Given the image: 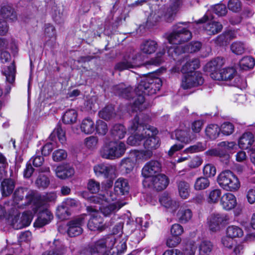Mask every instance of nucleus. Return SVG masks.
I'll list each match as a JSON object with an SVG mask.
<instances>
[{
  "label": "nucleus",
  "instance_id": "nucleus-52",
  "mask_svg": "<svg viewBox=\"0 0 255 255\" xmlns=\"http://www.w3.org/2000/svg\"><path fill=\"white\" fill-rule=\"evenodd\" d=\"M138 65L134 62H131L128 61H123L117 63L115 66V69L119 71H123L129 68H132Z\"/></svg>",
  "mask_w": 255,
  "mask_h": 255
},
{
  "label": "nucleus",
  "instance_id": "nucleus-30",
  "mask_svg": "<svg viewBox=\"0 0 255 255\" xmlns=\"http://www.w3.org/2000/svg\"><path fill=\"white\" fill-rule=\"evenodd\" d=\"M129 187L128 181L124 178H119L115 183V191L118 194L124 195L128 192Z\"/></svg>",
  "mask_w": 255,
  "mask_h": 255
},
{
  "label": "nucleus",
  "instance_id": "nucleus-4",
  "mask_svg": "<svg viewBox=\"0 0 255 255\" xmlns=\"http://www.w3.org/2000/svg\"><path fill=\"white\" fill-rule=\"evenodd\" d=\"M142 115H136L131 121L128 129L131 132H135L134 135L129 136L127 139V143L132 146H138L143 141L144 131L145 123L140 120Z\"/></svg>",
  "mask_w": 255,
  "mask_h": 255
},
{
  "label": "nucleus",
  "instance_id": "nucleus-45",
  "mask_svg": "<svg viewBox=\"0 0 255 255\" xmlns=\"http://www.w3.org/2000/svg\"><path fill=\"white\" fill-rule=\"evenodd\" d=\"M160 203L167 208H176L178 206L177 203L173 200L171 197L167 194H164L159 199Z\"/></svg>",
  "mask_w": 255,
  "mask_h": 255
},
{
  "label": "nucleus",
  "instance_id": "nucleus-56",
  "mask_svg": "<svg viewBox=\"0 0 255 255\" xmlns=\"http://www.w3.org/2000/svg\"><path fill=\"white\" fill-rule=\"evenodd\" d=\"M121 165L122 168L125 169L127 173H129L133 169L134 163L130 158H126L122 159Z\"/></svg>",
  "mask_w": 255,
  "mask_h": 255
},
{
  "label": "nucleus",
  "instance_id": "nucleus-34",
  "mask_svg": "<svg viewBox=\"0 0 255 255\" xmlns=\"http://www.w3.org/2000/svg\"><path fill=\"white\" fill-rule=\"evenodd\" d=\"M111 145L113 149V152L115 158H119L124 155L126 150V144L122 141H111Z\"/></svg>",
  "mask_w": 255,
  "mask_h": 255
},
{
  "label": "nucleus",
  "instance_id": "nucleus-55",
  "mask_svg": "<svg viewBox=\"0 0 255 255\" xmlns=\"http://www.w3.org/2000/svg\"><path fill=\"white\" fill-rule=\"evenodd\" d=\"M70 215L68 208L65 205H61L57 208L56 215L61 220L66 219Z\"/></svg>",
  "mask_w": 255,
  "mask_h": 255
},
{
  "label": "nucleus",
  "instance_id": "nucleus-8",
  "mask_svg": "<svg viewBox=\"0 0 255 255\" xmlns=\"http://www.w3.org/2000/svg\"><path fill=\"white\" fill-rule=\"evenodd\" d=\"M211 77L215 80L227 81H231L235 78L234 81L231 83V85L240 88L246 87V84L244 85L241 84L242 79L240 77L236 76V71L233 68L229 67L223 69L219 72L213 73L211 74Z\"/></svg>",
  "mask_w": 255,
  "mask_h": 255
},
{
  "label": "nucleus",
  "instance_id": "nucleus-19",
  "mask_svg": "<svg viewBox=\"0 0 255 255\" xmlns=\"http://www.w3.org/2000/svg\"><path fill=\"white\" fill-rule=\"evenodd\" d=\"M221 204L226 210H231L237 205V199L234 195L230 193L225 194L221 198Z\"/></svg>",
  "mask_w": 255,
  "mask_h": 255
},
{
  "label": "nucleus",
  "instance_id": "nucleus-47",
  "mask_svg": "<svg viewBox=\"0 0 255 255\" xmlns=\"http://www.w3.org/2000/svg\"><path fill=\"white\" fill-rule=\"evenodd\" d=\"M232 52L236 55H242L246 51V46L243 42L236 41L233 42L230 46Z\"/></svg>",
  "mask_w": 255,
  "mask_h": 255
},
{
  "label": "nucleus",
  "instance_id": "nucleus-57",
  "mask_svg": "<svg viewBox=\"0 0 255 255\" xmlns=\"http://www.w3.org/2000/svg\"><path fill=\"white\" fill-rule=\"evenodd\" d=\"M67 156L66 151L64 149H59L55 150L52 154L54 161L59 162L65 159Z\"/></svg>",
  "mask_w": 255,
  "mask_h": 255
},
{
  "label": "nucleus",
  "instance_id": "nucleus-11",
  "mask_svg": "<svg viewBox=\"0 0 255 255\" xmlns=\"http://www.w3.org/2000/svg\"><path fill=\"white\" fill-rule=\"evenodd\" d=\"M143 131H144L143 146L144 148L151 151L157 148L159 146V140L154 136L156 133L155 128L145 124V128H143Z\"/></svg>",
  "mask_w": 255,
  "mask_h": 255
},
{
  "label": "nucleus",
  "instance_id": "nucleus-64",
  "mask_svg": "<svg viewBox=\"0 0 255 255\" xmlns=\"http://www.w3.org/2000/svg\"><path fill=\"white\" fill-rule=\"evenodd\" d=\"M87 188L92 193H96L100 190V184L99 182L95 180L91 179L88 183Z\"/></svg>",
  "mask_w": 255,
  "mask_h": 255
},
{
  "label": "nucleus",
  "instance_id": "nucleus-39",
  "mask_svg": "<svg viewBox=\"0 0 255 255\" xmlns=\"http://www.w3.org/2000/svg\"><path fill=\"white\" fill-rule=\"evenodd\" d=\"M177 217L181 223H186L191 219L192 212L190 209L181 207L178 212Z\"/></svg>",
  "mask_w": 255,
  "mask_h": 255
},
{
  "label": "nucleus",
  "instance_id": "nucleus-23",
  "mask_svg": "<svg viewBox=\"0 0 255 255\" xmlns=\"http://www.w3.org/2000/svg\"><path fill=\"white\" fill-rule=\"evenodd\" d=\"M114 199V198L112 197V192L107 191L103 194H98L91 197L89 201L91 203L103 205L105 203L113 201Z\"/></svg>",
  "mask_w": 255,
  "mask_h": 255
},
{
  "label": "nucleus",
  "instance_id": "nucleus-13",
  "mask_svg": "<svg viewBox=\"0 0 255 255\" xmlns=\"http://www.w3.org/2000/svg\"><path fill=\"white\" fill-rule=\"evenodd\" d=\"M204 83L202 75L199 72L186 74L182 79L181 86L184 89L201 85Z\"/></svg>",
  "mask_w": 255,
  "mask_h": 255
},
{
  "label": "nucleus",
  "instance_id": "nucleus-9",
  "mask_svg": "<svg viewBox=\"0 0 255 255\" xmlns=\"http://www.w3.org/2000/svg\"><path fill=\"white\" fill-rule=\"evenodd\" d=\"M192 37L191 32L185 28L174 26V31L167 37L169 43L179 45L189 40Z\"/></svg>",
  "mask_w": 255,
  "mask_h": 255
},
{
  "label": "nucleus",
  "instance_id": "nucleus-40",
  "mask_svg": "<svg viewBox=\"0 0 255 255\" xmlns=\"http://www.w3.org/2000/svg\"><path fill=\"white\" fill-rule=\"evenodd\" d=\"M81 129L86 134L93 133L95 129L94 122L90 119H84L81 125Z\"/></svg>",
  "mask_w": 255,
  "mask_h": 255
},
{
  "label": "nucleus",
  "instance_id": "nucleus-26",
  "mask_svg": "<svg viewBox=\"0 0 255 255\" xmlns=\"http://www.w3.org/2000/svg\"><path fill=\"white\" fill-rule=\"evenodd\" d=\"M53 245L54 247H51L50 250L44 252L42 255H63L65 254V247L58 240H55Z\"/></svg>",
  "mask_w": 255,
  "mask_h": 255
},
{
  "label": "nucleus",
  "instance_id": "nucleus-36",
  "mask_svg": "<svg viewBox=\"0 0 255 255\" xmlns=\"http://www.w3.org/2000/svg\"><path fill=\"white\" fill-rule=\"evenodd\" d=\"M220 131V128L215 124H210L205 129L206 135L211 140L216 139L219 136Z\"/></svg>",
  "mask_w": 255,
  "mask_h": 255
},
{
  "label": "nucleus",
  "instance_id": "nucleus-12",
  "mask_svg": "<svg viewBox=\"0 0 255 255\" xmlns=\"http://www.w3.org/2000/svg\"><path fill=\"white\" fill-rule=\"evenodd\" d=\"M161 169V163L156 160H150L147 162L142 169V175L145 177L143 181L144 186L153 175L160 172Z\"/></svg>",
  "mask_w": 255,
  "mask_h": 255
},
{
  "label": "nucleus",
  "instance_id": "nucleus-17",
  "mask_svg": "<svg viewBox=\"0 0 255 255\" xmlns=\"http://www.w3.org/2000/svg\"><path fill=\"white\" fill-rule=\"evenodd\" d=\"M103 222V219L96 212L91 215L88 223V227L91 231H102L105 229V225Z\"/></svg>",
  "mask_w": 255,
  "mask_h": 255
},
{
  "label": "nucleus",
  "instance_id": "nucleus-6",
  "mask_svg": "<svg viewBox=\"0 0 255 255\" xmlns=\"http://www.w3.org/2000/svg\"><path fill=\"white\" fill-rule=\"evenodd\" d=\"M217 182L223 189L231 192L238 191L241 186L237 176L229 170L222 172L218 175Z\"/></svg>",
  "mask_w": 255,
  "mask_h": 255
},
{
  "label": "nucleus",
  "instance_id": "nucleus-51",
  "mask_svg": "<svg viewBox=\"0 0 255 255\" xmlns=\"http://www.w3.org/2000/svg\"><path fill=\"white\" fill-rule=\"evenodd\" d=\"M213 246L209 241H203L199 248L200 255H209L212 250Z\"/></svg>",
  "mask_w": 255,
  "mask_h": 255
},
{
  "label": "nucleus",
  "instance_id": "nucleus-58",
  "mask_svg": "<svg viewBox=\"0 0 255 255\" xmlns=\"http://www.w3.org/2000/svg\"><path fill=\"white\" fill-rule=\"evenodd\" d=\"M95 128L97 133L102 135L106 134L108 130L107 124L102 120H99L97 122Z\"/></svg>",
  "mask_w": 255,
  "mask_h": 255
},
{
  "label": "nucleus",
  "instance_id": "nucleus-31",
  "mask_svg": "<svg viewBox=\"0 0 255 255\" xmlns=\"http://www.w3.org/2000/svg\"><path fill=\"white\" fill-rule=\"evenodd\" d=\"M14 188V181L10 179H5L1 183V191L2 196L10 195Z\"/></svg>",
  "mask_w": 255,
  "mask_h": 255
},
{
  "label": "nucleus",
  "instance_id": "nucleus-24",
  "mask_svg": "<svg viewBox=\"0 0 255 255\" xmlns=\"http://www.w3.org/2000/svg\"><path fill=\"white\" fill-rule=\"evenodd\" d=\"M224 64V59L221 57H217L207 64L206 68L211 73V75L213 73L220 72V69Z\"/></svg>",
  "mask_w": 255,
  "mask_h": 255
},
{
  "label": "nucleus",
  "instance_id": "nucleus-14",
  "mask_svg": "<svg viewBox=\"0 0 255 255\" xmlns=\"http://www.w3.org/2000/svg\"><path fill=\"white\" fill-rule=\"evenodd\" d=\"M229 217L224 214H214L209 219V227L210 231L216 232L219 231L221 226L228 223Z\"/></svg>",
  "mask_w": 255,
  "mask_h": 255
},
{
  "label": "nucleus",
  "instance_id": "nucleus-3",
  "mask_svg": "<svg viewBox=\"0 0 255 255\" xmlns=\"http://www.w3.org/2000/svg\"><path fill=\"white\" fill-rule=\"evenodd\" d=\"M116 243L114 235L104 236L90 243L82 252L85 255H92L94 254L102 253L107 249H111Z\"/></svg>",
  "mask_w": 255,
  "mask_h": 255
},
{
  "label": "nucleus",
  "instance_id": "nucleus-50",
  "mask_svg": "<svg viewBox=\"0 0 255 255\" xmlns=\"http://www.w3.org/2000/svg\"><path fill=\"white\" fill-rule=\"evenodd\" d=\"M184 52V49L182 46H178L177 45H174L168 47L167 50L168 55L172 57L174 59H175V57L177 55Z\"/></svg>",
  "mask_w": 255,
  "mask_h": 255
},
{
  "label": "nucleus",
  "instance_id": "nucleus-61",
  "mask_svg": "<svg viewBox=\"0 0 255 255\" xmlns=\"http://www.w3.org/2000/svg\"><path fill=\"white\" fill-rule=\"evenodd\" d=\"M228 7L230 10L237 12L241 10L242 3L240 0H230Z\"/></svg>",
  "mask_w": 255,
  "mask_h": 255
},
{
  "label": "nucleus",
  "instance_id": "nucleus-37",
  "mask_svg": "<svg viewBox=\"0 0 255 255\" xmlns=\"http://www.w3.org/2000/svg\"><path fill=\"white\" fill-rule=\"evenodd\" d=\"M111 133L115 139H120L125 137L126 134V129L123 125L116 124L113 127Z\"/></svg>",
  "mask_w": 255,
  "mask_h": 255
},
{
  "label": "nucleus",
  "instance_id": "nucleus-29",
  "mask_svg": "<svg viewBox=\"0 0 255 255\" xmlns=\"http://www.w3.org/2000/svg\"><path fill=\"white\" fill-rule=\"evenodd\" d=\"M200 66L199 60L197 58H194L187 61L183 65L181 72L182 73H191L195 69H198Z\"/></svg>",
  "mask_w": 255,
  "mask_h": 255
},
{
  "label": "nucleus",
  "instance_id": "nucleus-28",
  "mask_svg": "<svg viewBox=\"0 0 255 255\" xmlns=\"http://www.w3.org/2000/svg\"><path fill=\"white\" fill-rule=\"evenodd\" d=\"M157 43L154 40H147L142 42L140 46L141 51L145 54H151L157 48Z\"/></svg>",
  "mask_w": 255,
  "mask_h": 255
},
{
  "label": "nucleus",
  "instance_id": "nucleus-63",
  "mask_svg": "<svg viewBox=\"0 0 255 255\" xmlns=\"http://www.w3.org/2000/svg\"><path fill=\"white\" fill-rule=\"evenodd\" d=\"M220 129L222 133L224 135H229L233 132L234 127L232 124L226 122L221 126Z\"/></svg>",
  "mask_w": 255,
  "mask_h": 255
},
{
  "label": "nucleus",
  "instance_id": "nucleus-38",
  "mask_svg": "<svg viewBox=\"0 0 255 255\" xmlns=\"http://www.w3.org/2000/svg\"><path fill=\"white\" fill-rule=\"evenodd\" d=\"M178 192L180 196L183 199L187 198L189 196V184L185 181L180 180L177 182Z\"/></svg>",
  "mask_w": 255,
  "mask_h": 255
},
{
  "label": "nucleus",
  "instance_id": "nucleus-35",
  "mask_svg": "<svg viewBox=\"0 0 255 255\" xmlns=\"http://www.w3.org/2000/svg\"><path fill=\"white\" fill-rule=\"evenodd\" d=\"M204 28L208 34L215 35L222 30L223 26L220 22L213 21L206 24Z\"/></svg>",
  "mask_w": 255,
  "mask_h": 255
},
{
  "label": "nucleus",
  "instance_id": "nucleus-18",
  "mask_svg": "<svg viewBox=\"0 0 255 255\" xmlns=\"http://www.w3.org/2000/svg\"><path fill=\"white\" fill-rule=\"evenodd\" d=\"M175 138L185 143H188L195 138V135L187 128L176 129L174 131Z\"/></svg>",
  "mask_w": 255,
  "mask_h": 255
},
{
  "label": "nucleus",
  "instance_id": "nucleus-25",
  "mask_svg": "<svg viewBox=\"0 0 255 255\" xmlns=\"http://www.w3.org/2000/svg\"><path fill=\"white\" fill-rule=\"evenodd\" d=\"M124 205L125 203L117 202L106 206L100 207L99 209L104 216H110L115 214Z\"/></svg>",
  "mask_w": 255,
  "mask_h": 255
},
{
  "label": "nucleus",
  "instance_id": "nucleus-7",
  "mask_svg": "<svg viewBox=\"0 0 255 255\" xmlns=\"http://www.w3.org/2000/svg\"><path fill=\"white\" fill-rule=\"evenodd\" d=\"M236 145L234 141H224L218 143L216 148L209 150L207 152L209 155L219 157L226 163L230 159V153Z\"/></svg>",
  "mask_w": 255,
  "mask_h": 255
},
{
  "label": "nucleus",
  "instance_id": "nucleus-41",
  "mask_svg": "<svg viewBox=\"0 0 255 255\" xmlns=\"http://www.w3.org/2000/svg\"><path fill=\"white\" fill-rule=\"evenodd\" d=\"M114 152L111 142L104 145L100 150L101 156L105 159H115Z\"/></svg>",
  "mask_w": 255,
  "mask_h": 255
},
{
  "label": "nucleus",
  "instance_id": "nucleus-22",
  "mask_svg": "<svg viewBox=\"0 0 255 255\" xmlns=\"http://www.w3.org/2000/svg\"><path fill=\"white\" fill-rule=\"evenodd\" d=\"M255 141L254 135L250 132L244 133L239 138L238 144L242 149H247L251 147Z\"/></svg>",
  "mask_w": 255,
  "mask_h": 255
},
{
  "label": "nucleus",
  "instance_id": "nucleus-1",
  "mask_svg": "<svg viewBox=\"0 0 255 255\" xmlns=\"http://www.w3.org/2000/svg\"><path fill=\"white\" fill-rule=\"evenodd\" d=\"M162 81L158 78H152L149 77L143 78L134 91L130 86L126 87L123 83L116 85L114 87L116 94L123 98H135L133 103V110L136 109L142 111L146 108L144 102V95L154 94L158 91L161 86Z\"/></svg>",
  "mask_w": 255,
  "mask_h": 255
},
{
  "label": "nucleus",
  "instance_id": "nucleus-10",
  "mask_svg": "<svg viewBox=\"0 0 255 255\" xmlns=\"http://www.w3.org/2000/svg\"><path fill=\"white\" fill-rule=\"evenodd\" d=\"M14 213L15 215H11L10 223L11 225L14 229H21L28 226L31 223L33 218L32 214L31 211L24 212L21 216L17 211L15 212L14 211Z\"/></svg>",
  "mask_w": 255,
  "mask_h": 255
},
{
  "label": "nucleus",
  "instance_id": "nucleus-5",
  "mask_svg": "<svg viewBox=\"0 0 255 255\" xmlns=\"http://www.w3.org/2000/svg\"><path fill=\"white\" fill-rule=\"evenodd\" d=\"M39 197L36 192L33 190H28L26 188H19L15 190L13 195L14 206L22 208L31 203H35V199Z\"/></svg>",
  "mask_w": 255,
  "mask_h": 255
},
{
  "label": "nucleus",
  "instance_id": "nucleus-49",
  "mask_svg": "<svg viewBox=\"0 0 255 255\" xmlns=\"http://www.w3.org/2000/svg\"><path fill=\"white\" fill-rule=\"evenodd\" d=\"M114 108L112 105L108 106L99 112V116L105 120H110L114 116Z\"/></svg>",
  "mask_w": 255,
  "mask_h": 255
},
{
  "label": "nucleus",
  "instance_id": "nucleus-62",
  "mask_svg": "<svg viewBox=\"0 0 255 255\" xmlns=\"http://www.w3.org/2000/svg\"><path fill=\"white\" fill-rule=\"evenodd\" d=\"M206 147L205 144L198 142L197 144L186 148L184 151L190 153L199 152L204 150L206 149Z\"/></svg>",
  "mask_w": 255,
  "mask_h": 255
},
{
  "label": "nucleus",
  "instance_id": "nucleus-15",
  "mask_svg": "<svg viewBox=\"0 0 255 255\" xmlns=\"http://www.w3.org/2000/svg\"><path fill=\"white\" fill-rule=\"evenodd\" d=\"M169 184V179L164 174H160L152 176L146 183V186L154 189L157 191H161L166 188Z\"/></svg>",
  "mask_w": 255,
  "mask_h": 255
},
{
  "label": "nucleus",
  "instance_id": "nucleus-33",
  "mask_svg": "<svg viewBox=\"0 0 255 255\" xmlns=\"http://www.w3.org/2000/svg\"><path fill=\"white\" fill-rule=\"evenodd\" d=\"M57 136L59 140L61 143H64L66 141L65 131L62 128L61 124H58L56 127L54 128L52 132L49 136V138L51 140H54Z\"/></svg>",
  "mask_w": 255,
  "mask_h": 255
},
{
  "label": "nucleus",
  "instance_id": "nucleus-43",
  "mask_svg": "<svg viewBox=\"0 0 255 255\" xmlns=\"http://www.w3.org/2000/svg\"><path fill=\"white\" fill-rule=\"evenodd\" d=\"M226 233L229 237L233 239L242 237L244 234L243 231L241 228L233 225L230 226L227 228Z\"/></svg>",
  "mask_w": 255,
  "mask_h": 255
},
{
  "label": "nucleus",
  "instance_id": "nucleus-46",
  "mask_svg": "<svg viewBox=\"0 0 255 255\" xmlns=\"http://www.w3.org/2000/svg\"><path fill=\"white\" fill-rule=\"evenodd\" d=\"M210 185V181L206 177H200L196 179L194 183L196 190H202L207 188Z\"/></svg>",
  "mask_w": 255,
  "mask_h": 255
},
{
  "label": "nucleus",
  "instance_id": "nucleus-54",
  "mask_svg": "<svg viewBox=\"0 0 255 255\" xmlns=\"http://www.w3.org/2000/svg\"><path fill=\"white\" fill-rule=\"evenodd\" d=\"M15 67L13 63L7 67V70L5 71L4 75L6 81L9 83H12L15 79Z\"/></svg>",
  "mask_w": 255,
  "mask_h": 255
},
{
  "label": "nucleus",
  "instance_id": "nucleus-2",
  "mask_svg": "<svg viewBox=\"0 0 255 255\" xmlns=\"http://www.w3.org/2000/svg\"><path fill=\"white\" fill-rule=\"evenodd\" d=\"M182 3V0H170L169 4L166 6L163 0H152L151 12L148 21L152 18L155 22L161 19L168 22H172Z\"/></svg>",
  "mask_w": 255,
  "mask_h": 255
},
{
  "label": "nucleus",
  "instance_id": "nucleus-32",
  "mask_svg": "<svg viewBox=\"0 0 255 255\" xmlns=\"http://www.w3.org/2000/svg\"><path fill=\"white\" fill-rule=\"evenodd\" d=\"M0 15L3 18L9 21H14L17 18V15L14 9L9 5H4L1 7Z\"/></svg>",
  "mask_w": 255,
  "mask_h": 255
},
{
  "label": "nucleus",
  "instance_id": "nucleus-60",
  "mask_svg": "<svg viewBox=\"0 0 255 255\" xmlns=\"http://www.w3.org/2000/svg\"><path fill=\"white\" fill-rule=\"evenodd\" d=\"M222 194V191L219 189H215L211 190L209 194V202L216 203L218 201Z\"/></svg>",
  "mask_w": 255,
  "mask_h": 255
},
{
  "label": "nucleus",
  "instance_id": "nucleus-48",
  "mask_svg": "<svg viewBox=\"0 0 255 255\" xmlns=\"http://www.w3.org/2000/svg\"><path fill=\"white\" fill-rule=\"evenodd\" d=\"M35 183L38 188L45 189L49 185L50 180L45 175L39 174L35 180Z\"/></svg>",
  "mask_w": 255,
  "mask_h": 255
},
{
  "label": "nucleus",
  "instance_id": "nucleus-53",
  "mask_svg": "<svg viewBox=\"0 0 255 255\" xmlns=\"http://www.w3.org/2000/svg\"><path fill=\"white\" fill-rule=\"evenodd\" d=\"M152 155V151L150 149H147L145 150H141L135 151V155L136 158L138 159L146 160L150 158Z\"/></svg>",
  "mask_w": 255,
  "mask_h": 255
},
{
  "label": "nucleus",
  "instance_id": "nucleus-21",
  "mask_svg": "<svg viewBox=\"0 0 255 255\" xmlns=\"http://www.w3.org/2000/svg\"><path fill=\"white\" fill-rule=\"evenodd\" d=\"M53 218L51 212L48 210H43L39 213L37 220L34 222V227L41 228L48 224Z\"/></svg>",
  "mask_w": 255,
  "mask_h": 255
},
{
  "label": "nucleus",
  "instance_id": "nucleus-27",
  "mask_svg": "<svg viewBox=\"0 0 255 255\" xmlns=\"http://www.w3.org/2000/svg\"><path fill=\"white\" fill-rule=\"evenodd\" d=\"M94 170L97 175L108 178L110 174L114 172L115 168L110 165L100 164L95 166Z\"/></svg>",
  "mask_w": 255,
  "mask_h": 255
},
{
  "label": "nucleus",
  "instance_id": "nucleus-59",
  "mask_svg": "<svg viewBox=\"0 0 255 255\" xmlns=\"http://www.w3.org/2000/svg\"><path fill=\"white\" fill-rule=\"evenodd\" d=\"M202 46V44L199 41L192 42L187 45L186 47L184 48L185 52L189 53H194L199 51Z\"/></svg>",
  "mask_w": 255,
  "mask_h": 255
},
{
  "label": "nucleus",
  "instance_id": "nucleus-42",
  "mask_svg": "<svg viewBox=\"0 0 255 255\" xmlns=\"http://www.w3.org/2000/svg\"><path fill=\"white\" fill-rule=\"evenodd\" d=\"M77 114L75 110L67 111L63 116V122L65 124H73L77 121Z\"/></svg>",
  "mask_w": 255,
  "mask_h": 255
},
{
  "label": "nucleus",
  "instance_id": "nucleus-44",
  "mask_svg": "<svg viewBox=\"0 0 255 255\" xmlns=\"http://www.w3.org/2000/svg\"><path fill=\"white\" fill-rule=\"evenodd\" d=\"M240 67L243 70H248L253 68L255 65V60L251 56L244 57L240 61Z\"/></svg>",
  "mask_w": 255,
  "mask_h": 255
},
{
  "label": "nucleus",
  "instance_id": "nucleus-16",
  "mask_svg": "<svg viewBox=\"0 0 255 255\" xmlns=\"http://www.w3.org/2000/svg\"><path fill=\"white\" fill-rule=\"evenodd\" d=\"M85 217L80 216L69 221L67 224V234L71 237L80 235L82 231V226L84 224Z\"/></svg>",
  "mask_w": 255,
  "mask_h": 255
},
{
  "label": "nucleus",
  "instance_id": "nucleus-20",
  "mask_svg": "<svg viewBox=\"0 0 255 255\" xmlns=\"http://www.w3.org/2000/svg\"><path fill=\"white\" fill-rule=\"evenodd\" d=\"M56 176L59 178L65 179L72 176L75 173L74 168L68 164L58 166L55 169Z\"/></svg>",
  "mask_w": 255,
  "mask_h": 255
}]
</instances>
